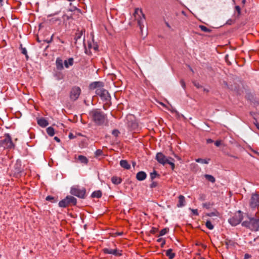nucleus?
<instances>
[{
    "instance_id": "obj_31",
    "label": "nucleus",
    "mask_w": 259,
    "mask_h": 259,
    "mask_svg": "<svg viewBox=\"0 0 259 259\" xmlns=\"http://www.w3.org/2000/svg\"><path fill=\"white\" fill-rule=\"evenodd\" d=\"M15 172L19 173L21 171V164L19 162H17L14 166Z\"/></svg>"
},
{
    "instance_id": "obj_21",
    "label": "nucleus",
    "mask_w": 259,
    "mask_h": 259,
    "mask_svg": "<svg viewBox=\"0 0 259 259\" xmlns=\"http://www.w3.org/2000/svg\"><path fill=\"white\" fill-rule=\"evenodd\" d=\"M73 59L72 58H70L67 60H65L64 62V66L67 68L69 66L73 65Z\"/></svg>"
},
{
    "instance_id": "obj_47",
    "label": "nucleus",
    "mask_w": 259,
    "mask_h": 259,
    "mask_svg": "<svg viewBox=\"0 0 259 259\" xmlns=\"http://www.w3.org/2000/svg\"><path fill=\"white\" fill-rule=\"evenodd\" d=\"M88 47L89 50H91L93 48V45H92V42L91 41H88Z\"/></svg>"
},
{
    "instance_id": "obj_60",
    "label": "nucleus",
    "mask_w": 259,
    "mask_h": 259,
    "mask_svg": "<svg viewBox=\"0 0 259 259\" xmlns=\"http://www.w3.org/2000/svg\"><path fill=\"white\" fill-rule=\"evenodd\" d=\"M52 40V37L51 38L50 40H48L47 41V43H50Z\"/></svg>"
},
{
    "instance_id": "obj_41",
    "label": "nucleus",
    "mask_w": 259,
    "mask_h": 259,
    "mask_svg": "<svg viewBox=\"0 0 259 259\" xmlns=\"http://www.w3.org/2000/svg\"><path fill=\"white\" fill-rule=\"evenodd\" d=\"M235 10L237 12L238 16L240 15L241 9L239 6H236L235 7Z\"/></svg>"
},
{
    "instance_id": "obj_6",
    "label": "nucleus",
    "mask_w": 259,
    "mask_h": 259,
    "mask_svg": "<svg viewBox=\"0 0 259 259\" xmlns=\"http://www.w3.org/2000/svg\"><path fill=\"white\" fill-rule=\"evenodd\" d=\"M81 92V89L79 87H73L71 88L69 94L70 100L73 102L76 101L80 95Z\"/></svg>"
},
{
    "instance_id": "obj_55",
    "label": "nucleus",
    "mask_w": 259,
    "mask_h": 259,
    "mask_svg": "<svg viewBox=\"0 0 259 259\" xmlns=\"http://www.w3.org/2000/svg\"><path fill=\"white\" fill-rule=\"evenodd\" d=\"M4 0H0V7L3 6V3L4 2Z\"/></svg>"
},
{
    "instance_id": "obj_27",
    "label": "nucleus",
    "mask_w": 259,
    "mask_h": 259,
    "mask_svg": "<svg viewBox=\"0 0 259 259\" xmlns=\"http://www.w3.org/2000/svg\"><path fill=\"white\" fill-rule=\"evenodd\" d=\"M204 177L207 180L212 183H214L215 181L214 177L210 175L205 174Z\"/></svg>"
},
{
    "instance_id": "obj_46",
    "label": "nucleus",
    "mask_w": 259,
    "mask_h": 259,
    "mask_svg": "<svg viewBox=\"0 0 259 259\" xmlns=\"http://www.w3.org/2000/svg\"><path fill=\"white\" fill-rule=\"evenodd\" d=\"M180 83H181L182 87H183V88L185 89L186 88V84H185L184 80L183 79L181 80Z\"/></svg>"
},
{
    "instance_id": "obj_37",
    "label": "nucleus",
    "mask_w": 259,
    "mask_h": 259,
    "mask_svg": "<svg viewBox=\"0 0 259 259\" xmlns=\"http://www.w3.org/2000/svg\"><path fill=\"white\" fill-rule=\"evenodd\" d=\"M167 164H169L170 165L171 168L172 170L174 169L175 165V163H174L173 161L171 159H169V160H168V162H167Z\"/></svg>"
},
{
    "instance_id": "obj_44",
    "label": "nucleus",
    "mask_w": 259,
    "mask_h": 259,
    "mask_svg": "<svg viewBox=\"0 0 259 259\" xmlns=\"http://www.w3.org/2000/svg\"><path fill=\"white\" fill-rule=\"evenodd\" d=\"M157 186V183L156 182H152V183L150 184V188H153L156 187Z\"/></svg>"
},
{
    "instance_id": "obj_22",
    "label": "nucleus",
    "mask_w": 259,
    "mask_h": 259,
    "mask_svg": "<svg viewBox=\"0 0 259 259\" xmlns=\"http://www.w3.org/2000/svg\"><path fill=\"white\" fill-rule=\"evenodd\" d=\"M77 159L81 163L83 164H87L89 162L88 158L85 156L83 155H79L78 156Z\"/></svg>"
},
{
    "instance_id": "obj_63",
    "label": "nucleus",
    "mask_w": 259,
    "mask_h": 259,
    "mask_svg": "<svg viewBox=\"0 0 259 259\" xmlns=\"http://www.w3.org/2000/svg\"><path fill=\"white\" fill-rule=\"evenodd\" d=\"M201 259H204V258H201Z\"/></svg>"
},
{
    "instance_id": "obj_5",
    "label": "nucleus",
    "mask_w": 259,
    "mask_h": 259,
    "mask_svg": "<svg viewBox=\"0 0 259 259\" xmlns=\"http://www.w3.org/2000/svg\"><path fill=\"white\" fill-rule=\"evenodd\" d=\"M243 215L241 211L239 210L228 220L229 223L233 226L238 225L242 220Z\"/></svg>"
},
{
    "instance_id": "obj_8",
    "label": "nucleus",
    "mask_w": 259,
    "mask_h": 259,
    "mask_svg": "<svg viewBox=\"0 0 259 259\" xmlns=\"http://www.w3.org/2000/svg\"><path fill=\"white\" fill-rule=\"evenodd\" d=\"M155 159L159 163L163 165H164L165 164H167V162H168L169 159H171L172 161L174 160V159L171 157H167L161 152H159L157 153Z\"/></svg>"
},
{
    "instance_id": "obj_14",
    "label": "nucleus",
    "mask_w": 259,
    "mask_h": 259,
    "mask_svg": "<svg viewBox=\"0 0 259 259\" xmlns=\"http://www.w3.org/2000/svg\"><path fill=\"white\" fill-rule=\"evenodd\" d=\"M103 87V83L101 81H95L91 83L89 85V88L90 90H96L98 88H101Z\"/></svg>"
},
{
    "instance_id": "obj_1",
    "label": "nucleus",
    "mask_w": 259,
    "mask_h": 259,
    "mask_svg": "<svg viewBox=\"0 0 259 259\" xmlns=\"http://www.w3.org/2000/svg\"><path fill=\"white\" fill-rule=\"evenodd\" d=\"M91 120L97 125H102L108 123L106 114L99 109H94L89 112Z\"/></svg>"
},
{
    "instance_id": "obj_59",
    "label": "nucleus",
    "mask_w": 259,
    "mask_h": 259,
    "mask_svg": "<svg viewBox=\"0 0 259 259\" xmlns=\"http://www.w3.org/2000/svg\"><path fill=\"white\" fill-rule=\"evenodd\" d=\"M203 207H207V203H203Z\"/></svg>"
},
{
    "instance_id": "obj_33",
    "label": "nucleus",
    "mask_w": 259,
    "mask_h": 259,
    "mask_svg": "<svg viewBox=\"0 0 259 259\" xmlns=\"http://www.w3.org/2000/svg\"><path fill=\"white\" fill-rule=\"evenodd\" d=\"M168 230H169L168 228H167L162 229L160 231L159 234V235H158V237L164 235L168 232Z\"/></svg>"
},
{
    "instance_id": "obj_56",
    "label": "nucleus",
    "mask_w": 259,
    "mask_h": 259,
    "mask_svg": "<svg viewBox=\"0 0 259 259\" xmlns=\"http://www.w3.org/2000/svg\"><path fill=\"white\" fill-rule=\"evenodd\" d=\"M83 46H84V47L85 48V37L84 36L83 37Z\"/></svg>"
},
{
    "instance_id": "obj_16",
    "label": "nucleus",
    "mask_w": 259,
    "mask_h": 259,
    "mask_svg": "<svg viewBox=\"0 0 259 259\" xmlns=\"http://www.w3.org/2000/svg\"><path fill=\"white\" fill-rule=\"evenodd\" d=\"M37 122V124L42 127H45L49 124L48 121L44 118H38Z\"/></svg>"
},
{
    "instance_id": "obj_2",
    "label": "nucleus",
    "mask_w": 259,
    "mask_h": 259,
    "mask_svg": "<svg viewBox=\"0 0 259 259\" xmlns=\"http://www.w3.org/2000/svg\"><path fill=\"white\" fill-rule=\"evenodd\" d=\"M15 144L12 141V138L9 134H6L3 138L0 140V148L4 149H13Z\"/></svg>"
},
{
    "instance_id": "obj_48",
    "label": "nucleus",
    "mask_w": 259,
    "mask_h": 259,
    "mask_svg": "<svg viewBox=\"0 0 259 259\" xmlns=\"http://www.w3.org/2000/svg\"><path fill=\"white\" fill-rule=\"evenodd\" d=\"M214 144L217 147H219L221 144V141H216L214 143Z\"/></svg>"
},
{
    "instance_id": "obj_57",
    "label": "nucleus",
    "mask_w": 259,
    "mask_h": 259,
    "mask_svg": "<svg viewBox=\"0 0 259 259\" xmlns=\"http://www.w3.org/2000/svg\"><path fill=\"white\" fill-rule=\"evenodd\" d=\"M231 22H232V20H229L227 21V23L228 24H231Z\"/></svg>"
},
{
    "instance_id": "obj_24",
    "label": "nucleus",
    "mask_w": 259,
    "mask_h": 259,
    "mask_svg": "<svg viewBox=\"0 0 259 259\" xmlns=\"http://www.w3.org/2000/svg\"><path fill=\"white\" fill-rule=\"evenodd\" d=\"M166 255L168 256L169 259H173L175 256V253L172 252L171 249H168L166 251Z\"/></svg>"
},
{
    "instance_id": "obj_15",
    "label": "nucleus",
    "mask_w": 259,
    "mask_h": 259,
    "mask_svg": "<svg viewBox=\"0 0 259 259\" xmlns=\"http://www.w3.org/2000/svg\"><path fill=\"white\" fill-rule=\"evenodd\" d=\"M147 174L143 171H139L136 175V179L140 181L145 180Z\"/></svg>"
},
{
    "instance_id": "obj_54",
    "label": "nucleus",
    "mask_w": 259,
    "mask_h": 259,
    "mask_svg": "<svg viewBox=\"0 0 259 259\" xmlns=\"http://www.w3.org/2000/svg\"><path fill=\"white\" fill-rule=\"evenodd\" d=\"M116 234L118 236H121L123 234V232H117Z\"/></svg>"
},
{
    "instance_id": "obj_39",
    "label": "nucleus",
    "mask_w": 259,
    "mask_h": 259,
    "mask_svg": "<svg viewBox=\"0 0 259 259\" xmlns=\"http://www.w3.org/2000/svg\"><path fill=\"white\" fill-rule=\"evenodd\" d=\"M119 134V132L117 130H114L112 131V134L115 137H117Z\"/></svg>"
},
{
    "instance_id": "obj_28",
    "label": "nucleus",
    "mask_w": 259,
    "mask_h": 259,
    "mask_svg": "<svg viewBox=\"0 0 259 259\" xmlns=\"http://www.w3.org/2000/svg\"><path fill=\"white\" fill-rule=\"evenodd\" d=\"M102 196V192L100 190L94 191L92 194V197L100 198Z\"/></svg>"
},
{
    "instance_id": "obj_30",
    "label": "nucleus",
    "mask_w": 259,
    "mask_h": 259,
    "mask_svg": "<svg viewBox=\"0 0 259 259\" xmlns=\"http://www.w3.org/2000/svg\"><path fill=\"white\" fill-rule=\"evenodd\" d=\"M199 27L202 31L204 32L210 33L211 32V29L208 28L204 25H200L199 26Z\"/></svg>"
},
{
    "instance_id": "obj_10",
    "label": "nucleus",
    "mask_w": 259,
    "mask_h": 259,
    "mask_svg": "<svg viewBox=\"0 0 259 259\" xmlns=\"http://www.w3.org/2000/svg\"><path fill=\"white\" fill-rule=\"evenodd\" d=\"M249 204L252 208L259 207V194L256 193L252 194Z\"/></svg>"
},
{
    "instance_id": "obj_9",
    "label": "nucleus",
    "mask_w": 259,
    "mask_h": 259,
    "mask_svg": "<svg viewBox=\"0 0 259 259\" xmlns=\"http://www.w3.org/2000/svg\"><path fill=\"white\" fill-rule=\"evenodd\" d=\"M70 193L73 195L76 196L80 198H83L85 194V190L72 188L71 189Z\"/></svg>"
},
{
    "instance_id": "obj_42",
    "label": "nucleus",
    "mask_w": 259,
    "mask_h": 259,
    "mask_svg": "<svg viewBox=\"0 0 259 259\" xmlns=\"http://www.w3.org/2000/svg\"><path fill=\"white\" fill-rule=\"evenodd\" d=\"M190 209L191 210V211L192 212V213L194 215H198L199 214L198 210L197 209H194L190 208Z\"/></svg>"
},
{
    "instance_id": "obj_23",
    "label": "nucleus",
    "mask_w": 259,
    "mask_h": 259,
    "mask_svg": "<svg viewBox=\"0 0 259 259\" xmlns=\"http://www.w3.org/2000/svg\"><path fill=\"white\" fill-rule=\"evenodd\" d=\"M252 225V218L249 219V221H245L242 223V226L247 228L250 230V227Z\"/></svg>"
},
{
    "instance_id": "obj_13",
    "label": "nucleus",
    "mask_w": 259,
    "mask_h": 259,
    "mask_svg": "<svg viewBox=\"0 0 259 259\" xmlns=\"http://www.w3.org/2000/svg\"><path fill=\"white\" fill-rule=\"evenodd\" d=\"M250 230L252 231L259 230V219L252 218V225L250 227Z\"/></svg>"
},
{
    "instance_id": "obj_34",
    "label": "nucleus",
    "mask_w": 259,
    "mask_h": 259,
    "mask_svg": "<svg viewBox=\"0 0 259 259\" xmlns=\"http://www.w3.org/2000/svg\"><path fill=\"white\" fill-rule=\"evenodd\" d=\"M205 226L209 230H212L214 228L213 225L210 221H206L205 223Z\"/></svg>"
},
{
    "instance_id": "obj_62",
    "label": "nucleus",
    "mask_w": 259,
    "mask_h": 259,
    "mask_svg": "<svg viewBox=\"0 0 259 259\" xmlns=\"http://www.w3.org/2000/svg\"><path fill=\"white\" fill-rule=\"evenodd\" d=\"M67 1L69 2H72V1H74L75 0H67Z\"/></svg>"
},
{
    "instance_id": "obj_29",
    "label": "nucleus",
    "mask_w": 259,
    "mask_h": 259,
    "mask_svg": "<svg viewBox=\"0 0 259 259\" xmlns=\"http://www.w3.org/2000/svg\"><path fill=\"white\" fill-rule=\"evenodd\" d=\"M47 133L50 136H53L55 134L54 129L50 126L47 128Z\"/></svg>"
},
{
    "instance_id": "obj_19",
    "label": "nucleus",
    "mask_w": 259,
    "mask_h": 259,
    "mask_svg": "<svg viewBox=\"0 0 259 259\" xmlns=\"http://www.w3.org/2000/svg\"><path fill=\"white\" fill-rule=\"evenodd\" d=\"M56 68L58 70H61L63 69L64 67H63V61L61 59H60L59 58H57L56 61Z\"/></svg>"
},
{
    "instance_id": "obj_52",
    "label": "nucleus",
    "mask_w": 259,
    "mask_h": 259,
    "mask_svg": "<svg viewBox=\"0 0 259 259\" xmlns=\"http://www.w3.org/2000/svg\"><path fill=\"white\" fill-rule=\"evenodd\" d=\"M54 140L56 141H57V142H60V139L58 137H54Z\"/></svg>"
},
{
    "instance_id": "obj_51",
    "label": "nucleus",
    "mask_w": 259,
    "mask_h": 259,
    "mask_svg": "<svg viewBox=\"0 0 259 259\" xmlns=\"http://www.w3.org/2000/svg\"><path fill=\"white\" fill-rule=\"evenodd\" d=\"M213 142V141L211 139H208L207 140L206 142L207 144L211 143Z\"/></svg>"
},
{
    "instance_id": "obj_58",
    "label": "nucleus",
    "mask_w": 259,
    "mask_h": 259,
    "mask_svg": "<svg viewBox=\"0 0 259 259\" xmlns=\"http://www.w3.org/2000/svg\"><path fill=\"white\" fill-rule=\"evenodd\" d=\"M245 3H246V0H242V4L243 5H244L245 4Z\"/></svg>"
},
{
    "instance_id": "obj_35",
    "label": "nucleus",
    "mask_w": 259,
    "mask_h": 259,
    "mask_svg": "<svg viewBox=\"0 0 259 259\" xmlns=\"http://www.w3.org/2000/svg\"><path fill=\"white\" fill-rule=\"evenodd\" d=\"M157 241L158 242L161 243V247H163L164 245L165 244V240L162 238H158L157 240Z\"/></svg>"
},
{
    "instance_id": "obj_38",
    "label": "nucleus",
    "mask_w": 259,
    "mask_h": 259,
    "mask_svg": "<svg viewBox=\"0 0 259 259\" xmlns=\"http://www.w3.org/2000/svg\"><path fill=\"white\" fill-rule=\"evenodd\" d=\"M21 51H21V53H22L23 54H24V55H25V57H26V59H27V60H28V55H27V50H26V48H21Z\"/></svg>"
},
{
    "instance_id": "obj_26",
    "label": "nucleus",
    "mask_w": 259,
    "mask_h": 259,
    "mask_svg": "<svg viewBox=\"0 0 259 259\" xmlns=\"http://www.w3.org/2000/svg\"><path fill=\"white\" fill-rule=\"evenodd\" d=\"M210 159H202V158H197L195 159L196 162L198 163H201L202 164H208L209 161H210Z\"/></svg>"
},
{
    "instance_id": "obj_7",
    "label": "nucleus",
    "mask_w": 259,
    "mask_h": 259,
    "mask_svg": "<svg viewBox=\"0 0 259 259\" xmlns=\"http://www.w3.org/2000/svg\"><path fill=\"white\" fill-rule=\"evenodd\" d=\"M96 94L100 96L103 101L108 102L110 100L111 97L108 92L103 89V87L97 89L96 90Z\"/></svg>"
},
{
    "instance_id": "obj_12",
    "label": "nucleus",
    "mask_w": 259,
    "mask_h": 259,
    "mask_svg": "<svg viewBox=\"0 0 259 259\" xmlns=\"http://www.w3.org/2000/svg\"><path fill=\"white\" fill-rule=\"evenodd\" d=\"M128 126L132 131L138 132L139 131V124L136 120H131L127 122Z\"/></svg>"
},
{
    "instance_id": "obj_53",
    "label": "nucleus",
    "mask_w": 259,
    "mask_h": 259,
    "mask_svg": "<svg viewBox=\"0 0 259 259\" xmlns=\"http://www.w3.org/2000/svg\"><path fill=\"white\" fill-rule=\"evenodd\" d=\"M254 124L255 125L256 128L259 130V123L256 122V123H254Z\"/></svg>"
},
{
    "instance_id": "obj_25",
    "label": "nucleus",
    "mask_w": 259,
    "mask_h": 259,
    "mask_svg": "<svg viewBox=\"0 0 259 259\" xmlns=\"http://www.w3.org/2000/svg\"><path fill=\"white\" fill-rule=\"evenodd\" d=\"M121 179L117 177H113L111 178V182L115 185L120 184L121 183Z\"/></svg>"
},
{
    "instance_id": "obj_40",
    "label": "nucleus",
    "mask_w": 259,
    "mask_h": 259,
    "mask_svg": "<svg viewBox=\"0 0 259 259\" xmlns=\"http://www.w3.org/2000/svg\"><path fill=\"white\" fill-rule=\"evenodd\" d=\"M158 231V229L155 227H152L150 231V233L153 234H155Z\"/></svg>"
},
{
    "instance_id": "obj_50",
    "label": "nucleus",
    "mask_w": 259,
    "mask_h": 259,
    "mask_svg": "<svg viewBox=\"0 0 259 259\" xmlns=\"http://www.w3.org/2000/svg\"><path fill=\"white\" fill-rule=\"evenodd\" d=\"M251 257V255L248 253L244 255V259H249Z\"/></svg>"
},
{
    "instance_id": "obj_36",
    "label": "nucleus",
    "mask_w": 259,
    "mask_h": 259,
    "mask_svg": "<svg viewBox=\"0 0 259 259\" xmlns=\"http://www.w3.org/2000/svg\"><path fill=\"white\" fill-rule=\"evenodd\" d=\"M157 176H159V175L155 170H154L153 172L150 173V178L151 180L154 179Z\"/></svg>"
},
{
    "instance_id": "obj_49",
    "label": "nucleus",
    "mask_w": 259,
    "mask_h": 259,
    "mask_svg": "<svg viewBox=\"0 0 259 259\" xmlns=\"http://www.w3.org/2000/svg\"><path fill=\"white\" fill-rule=\"evenodd\" d=\"M92 49H93L95 51H97L98 49V45L93 42V47Z\"/></svg>"
},
{
    "instance_id": "obj_4",
    "label": "nucleus",
    "mask_w": 259,
    "mask_h": 259,
    "mask_svg": "<svg viewBox=\"0 0 259 259\" xmlns=\"http://www.w3.org/2000/svg\"><path fill=\"white\" fill-rule=\"evenodd\" d=\"M76 204V199L72 196H68L60 201L59 206L61 207H66L69 205H75Z\"/></svg>"
},
{
    "instance_id": "obj_61",
    "label": "nucleus",
    "mask_w": 259,
    "mask_h": 259,
    "mask_svg": "<svg viewBox=\"0 0 259 259\" xmlns=\"http://www.w3.org/2000/svg\"><path fill=\"white\" fill-rule=\"evenodd\" d=\"M69 137L71 138V137H72V134H71L70 135H69Z\"/></svg>"
},
{
    "instance_id": "obj_45",
    "label": "nucleus",
    "mask_w": 259,
    "mask_h": 259,
    "mask_svg": "<svg viewBox=\"0 0 259 259\" xmlns=\"http://www.w3.org/2000/svg\"><path fill=\"white\" fill-rule=\"evenodd\" d=\"M54 199V197H53V196H48L46 198V200H47V201H52Z\"/></svg>"
},
{
    "instance_id": "obj_20",
    "label": "nucleus",
    "mask_w": 259,
    "mask_h": 259,
    "mask_svg": "<svg viewBox=\"0 0 259 259\" xmlns=\"http://www.w3.org/2000/svg\"><path fill=\"white\" fill-rule=\"evenodd\" d=\"M120 165L122 167L126 169H129L131 168V165L128 163L127 161L126 160H120Z\"/></svg>"
},
{
    "instance_id": "obj_3",
    "label": "nucleus",
    "mask_w": 259,
    "mask_h": 259,
    "mask_svg": "<svg viewBox=\"0 0 259 259\" xmlns=\"http://www.w3.org/2000/svg\"><path fill=\"white\" fill-rule=\"evenodd\" d=\"M135 19L137 21L138 24L140 28L141 32L144 27V23L145 22V17L141 9H136L134 14Z\"/></svg>"
},
{
    "instance_id": "obj_11",
    "label": "nucleus",
    "mask_w": 259,
    "mask_h": 259,
    "mask_svg": "<svg viewBox=\"0 0 259 259\" xmlns=\"http://www.w3.org/2000/svg\"><path fill=\"white\" fill-rule=\"evenodd\" d=\"M103 251L105 254H113L116 256H120L122 255L121 251L116 249L104 248Z\"/></svg>"
},
{
    "instance_id": "obj_43",
    "label": "nucleus",
    "mask_w": 259,
    "mask_h": 259,
    "mask_svg": "<svg viewBox=\"0 0 259 259\" xmlns=\"http://www.w3.org/2000/svg\"><path fill=\"white\" fill-rule=\"evenodd\" d=\"M193 84L194 85V86H195L198 89L201 88L202 87V86L198 82H197L196 81H194V82H193Z\"/></svg>"
},
{
    "instance_id": "obj_18",
    "label": "nucleus",
    "mask_w": 259,
    "mask_h": 259,
    "mask_svg": "<svg viewBox=\"0 0 259 259\" xmlns=\"http://www.w3.org/2000/svg\"><path fill=\"white\" fill-rule=\"evenodd\" d=\"M85 31L83 30H81V31H78L77 32H76L74 36L75 43L76 44H77V41L81 38L83 33Z\"/></svg>"
},
{
    "instance_id": "obj_32",
    "label": "nucleus",
    "mask_w": 259,
    "mask_h": 259,
    "mask_svg": "<svg viewBox=\"0 0 259 259\" xmlns=\"http://www.w3.org/2000/svg\"><path fill=\"white\" fill-rule=\"evenodd\" d=\"M95 156L96 158L99 157V156H102L104 155L103 151L101 149H98L96 151L95 153Z\"/></svg>"
},
{
    "instance_id": "obj_17",
    "label": "nucleus",
    "mask_w": 259,
    "mask_h": 259,
    "mask_svg": "<svg viewBox=\"0 0 259 259\" xmlns=\"http://www.w3.org/2000/svg\"><path fill=\"white\" fill-rule=\"evenodd\" d=\"M185 205V198L183 195H180L179 196V202L177 206L178 207H182L184 206Z\"/></svg>"
}]
</instances>
